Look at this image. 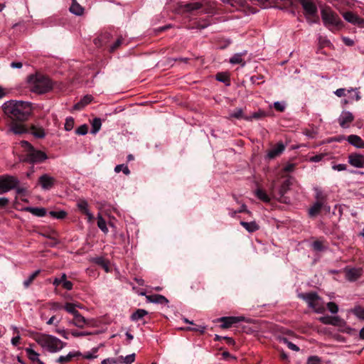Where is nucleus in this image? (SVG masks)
<instances>
[{"label":"nucleus","instance_id":"nucleus-2","mask_svg":"<svg viewBox=\"0 0 364 364\" xmlns=\"http://www.w3.org/2000/svg\"><path fill=\"white\" fill-rule=\"evenodd\" d=\"M33 338L43 349L53 353L60 351L65 346L61 340L49 334L38 333Z\"/></svg>","mask_w":364,"mask_h":364},{"label":"nucleus","instance_id":"nucleus-23","mask_svg":"<svg viewBox=\"0 0 364 364\" xmlns=\"http://www.w3.org/2000/svg\"><path fill=\"white\" fill-rule=\"evenodd\" d=\"M348 141L356 148L362 149L364 141L358 135L351 134L348 136Z\"/></svg>","mask_w":364,"mask_h":364},{"label":"nucleus","instance_id":"nucleus-55","mask_svg":"<svg viewBox=\"0 0 364 364\" xmlns=\"http://www.w3.org/2000/svg\"><path fill=\"white\" fill-rule=\"evenodd\" d=\"M326 156V154H319L309 158V161L317 163L321 161Z\"/></svg>","mask_w":364,"mask_h":364},{"label":"nucleus","instance_id":"nucleus-63","mask_svg":"<svg viewBox=\"0 0 364 364\" xmlns=\"http://www.w3.org/2000/svg\"><path fill=\"white\" fill-rule=\"evenodd\" d=\"M347 166L343 164H339L337 165L333 166V169L338 171H342L346 170Z\"/></svg>","mask_w":364,"mask_h":364},{"label":"nucleus","instance_id":"nucleus-41","mask_svg":"<svg viewBox=\"0 0 364 364\" xmlns=\"http://www.w3.org/2000/svg\"><path fill=\"white\" fill-rule=\"evenodd\" d=\"M210 25V23L207 19H203L201 21H198L195 23L193 26L191 27L192 29H204L209 26Z\"/></svg>","mask_w":364,"mask_h":364},{"label":"nucleus","instance_id":"nucleus-3","mask_svg":"<svg viewBox=\"0 0 364 364\" xmlns=\"http://www.w3.org/2000/svg\"><path fill=\"white\" fill-rule=\"evenodd\" d=\"M31 90L38 94L46 93L52 88L50 80L43 75L31 76Z\"/></svg>","mask_w":364,"mask_h":364},{"label":"nucleus","instance_id":"nucleus-56","mask_svg":"<svg viewBox=\"0 0 364 364\" xmlns=\"http://www.w3.org/2000/svg\"><path fill=\"white\" fill-rule=\"evenodd\" d=\"M327 308L332 314H336L338 311V306L333 302H328Z\"/></svg>","mask_w":364,"mask_h":364},{"label":"nucleus","instance_id":"nucleus-12","mask_svg":"<svg viewBox=\"0 0 364 364\" xmlns=\"http://www.w3.org/2000/svg\"><path fill=\"white\" fill-rule=\"evenodd\" d=\"M343 17L346 21L353 25L364 27V19L351 11L344 12L343 14Z\"/></svg>","mask_w":364,"mask_h":364},{"label":"nucleus","instance_id":"nucleus-15","mask_svg":"<svg viewBox=\"0 0 364 364\" xmlns=\"http://www.w3.org/2000/svg\"><path fill=\"white\" fill-rule=\"evenodd\" d=\"M349 164L356 168H364V156L358 154H352L348 156Z\"/></svg>","mask_w":364,"mask_h":364},{"label":"nucleus","instance_id":"nucleus-39","mask_svg":"<svg viewBox=\"0 0 364 364\" xmlns=\"http://www.w3.org/2000/svg\"><path fill=\"white\" fill-rule=\"evenodd\" d=\"M119 363H124L125 364H132L135 360V353H132L125 356L124 358L120 356L118 358Z\"/></svg>","mask_w":364,"mask_h":364},{"label":"nucleus","instance_id":"nucleus-8","mask_svg":"<svg viewBox=\"0 0 364 364\" xmlns=\"http://www.w3.org/2000/svg\"><path fill=\"white\" fill-rule=\"evenodd\" d=\"M257 2L262 9L278 8L284 9L293 5L291 0H257Z\"/></svg>","mask_w":364,"mask_h":364},{"label":"nucleus","instance_id":"nucleus-27","mask_svg":"<svg viewBox=\"0 0 364 364\" xmlns=\"http://www.w3.org/2000/svg\"><path fill=\"white\" fill-rule=\"evenodd\" d=\"M92 100V97L91 95H85L80 102L74 105L73 108L76 110L82 109L84 107L90 103Z\"/></svg>","mask_w":364,"mask_h":364},{"label":"nucleus","instance_id":"nucleus-58","mask_svg":"<svg viewBox=\"0 0 364 364\" xmlns=\"http://www.w3.org/2000/svg\"><path fill=\"white\" fill-rule=\"evenodd\" d=\"M217 80L222 82H227L229 81L228 76L223 73H218L216 75Z\"/></svg>","mask_w":364,"mask_h":364},{"label":"nucleus","instance_id":"nucleus-57","mask_svg":"<svg viewBox=\"0 0 364 364\" xmlns=\"http://www.w3.org/2000/svg\"><path fill=\"white\" fill-rule=\"evenodd\" d=\"M264 114L262 112H258L253 113L251 116L244 117L247 121H251L252 119H259L263 117Z\"/></svg>","mask_w":364,"mask_h":364},{"label":"nucleus","instance_id":"nucleus-26","mask_svg":"<svg viewBox=\"0 0 364 364\" xmlns=\"http://www.w3.org/2000/svg\"><path fill=\"white\" fill-rule=\"evenodd\" d=\"M181 7L186 12H191L200 9L202 7V4L198 1L190 2L181 6Z\"/></svg>","mask_w":364,"mask_h":364},{"label":"nucleus","instance_id":"nucleus-35","mask_svg":"<svg viewBox=\"0 0 364 364\" xmlns=\"http://www.w3.org/2000/svg\"><path fill=\"white\" fill-rule=\"evenodd\" d=\"M224 4H230L233 7H243L246 4L245 0H221Z\"/></svg>","mask_w":364,"mask_h":364},{"label":"nucleus","instance_id":"nucleus-48","mask_svg":"<svg viewBox=\"0 0 364 364\" xmlns=\"http://www.w3.org/2000/svg\"><path fill=\"white\" fill-rule=\"evenodd\" d=\"M282 341L284 343H285V344L287 345V346L289 349H291V350H294V351H296V352H297V351H299V348L296 345H295L294 343H291V341H289L287 338H283L282 339Z\"/></svg>","mask_w":364,"mask_h":364},{"label":"nucleus","instance_id":"nucleus-24","mask_svg":"<svg viewBox=\"0 0 364 364\" xmlns=\"http://www.w3.org/2000/svg\"><path fill=\"white\" fill-rule=\"evenodd\" d=\"M81 353L79 351L70 352L66 355H60L57 361L61 363H68L73 358L79 357Z\"/></svg>","mask_w":364,"mask_h":364},{"label":"nucleus","instance_id":"nucleus-51","mask_svg":"<svg viewBox=\"0 0 364 364\" xmlns=\"http://www.w3.org/2000/svg\"><path fill=\"white\" fill-rule=\"evenodd\" d=\"M87 126L86 124H82L75 130V134L78 135H85L87 133Z\"/></svg>","mask_w":364,"mask_h":364},{"label":"nucleus","instance_id":"nucleus-16","mask_svg":"<svg viewBox=\"0 0 364 364\" xmlns=\"http://www.w3.org/2000/svg\"><path fill=\"white\" fill-rule=\"evenodd\" d=\"M21 122H17L16 121H12L10 124L9 132H12L16 135L26 133L28 130Z\"/></svg>","mask_w":364,"mask_h":364},{"label":"nucleus","instance_id":"nucleus-29","mask_svg":"<svg viewBox=\"0 0 364 364\" xmlns=\"http://www.w3.org/2000/svg\"><path fill=\"white\" fill-rule=\"evenodd\" d=\"M318 320L324 324H330L336 326L338 323V321H340L339 318L338 316H333L331 317L328 316H321L318 318Z\"/></svg>","mask_w":364,"mask_h":364},{"label":"nucleus","instance_id":"nucleus-7","mask_svg":"<svg viewBox=\"0 0 364 364\" xmlns=\"http://www.w3.org/2000/svg\"><path fill=\"white\" fill-rule=\"evenodd\" d=\"M19 183V180L16 176L11 175L0 176V194H4L14 189L18 186Z\"/></svg>","mask_w":364,"mask_h":364},{"label":"nucleus","instance_id":"nucleus-62","mask_svg":"<svg viewBox=\"0 0 364 364\" xmlns=\"http://www.w3.org/2000/svg\"><path fill=\"white\" fill-rule=\"evenodd\" d=\"M274 107L275 108V109H277V111H279V112H283L285 109V105L284 103L282 102H275L274 103Z\"/></svg>","mask_w":364,"mask_h":364},{"label":"nucleus","instance_id":"nucleus-36","mask_svg":"<svg viewBox=\"0 0 364 364\" xmlns=\"http://www.w3.org/2000/svg\"><path fill=\"white\" fill-rule=\"evenodd\" d=\"M255 194L259 199L264 202L268 203L270 201V196L262 189L256 190Z\"/></svg>","mask_w":364,"mask_h":364},{"label":"nucleus","instance_id":"nucleus-31","mask_svg":"<svg viewBox=\"0 0 364 364\" xmlns=\"http://www.w3.org/2000/svg\"><path fill=\"white\" fill-rule=\"evenodd\" d=\"M315 198L316 201L326 204L327 194L323 193L319 188H314Z\"/></svg>","mask_w":364,"mask_h":364},{"label":"nucleus","instance_id":"nucleus-28","mask_svg":"<svg viewBox=\"0 0 364 364\" xmlns=\"http://www.w3.org/2000/svg\"><path fill=\"white\" fill-rule=\"evenodd\" d=\"M240 225L244 228H245V230L247 231H248L249 232H254L255 231H257V230H259V225L255 222V221H252V222H245V221H241L240 222Z\"/></svg>","mask_w":364,"mask_h":364},{"label":"nucleus","instance_id":"nucleus-13","mask_svg":"<svg viewBox=\"0 0 364 364\" xmlns=\"http://www.w3.org/2000/svg\"><path fill=\"white\" fill-rule=\"evenodd\" d=\"M243 320L244 318L242 316H223L218 319V321L222 323L220 325L222 328H228L234 323H237Z\"/></svg>","mask_w":364,"mask_h":364},{"label":"nucleus","instance_id":"nucleus-5","mask_svg":"<svg viewBox=\"0 0 364 364\" xmlns=\"http://www.w3.org/2000/svg\"><path fill=\"white\" fill-rule=\"evenodd\" d=\"M321 18L325 26L328 27L341 28L343 22L335 12L330 9H324L321 11Z\"/></svg>","mask_w":364,"mask_h":364},{"label":"nucleus","instance_id":"nucleus-50","mask_svg":"<svg viewBox=\"0 0 364 364\" xmlns=\"http://www.w3.org/2000/svg\"><path fill=\"white\" fill-rule=\"evenodd\" d=\"M50 215L53 218H55L58 219H63L66 216L67 214L65 211L60 210V211H50Z\"/></svg>","mask_w":364,"mask_h":364},{"label":"nucleus","instance_id":"nucleus-45","mask_svg":"<svg viewBox=\"0 0 364 364\" xmlns=\"http://www.w3.org/2000/svg\"><path fill=\"white\" fill-rule=\"evenodd\" d=\"M124 41V39L122 38V36L119 37L114 41V43L109 47V51L110 52L115 51L117 49H118L120 47V46L123 43Z\"/></svg>","mask_w":364,"mask_h":364},{"label":"nucleus","instance_id":"nucleus-52","mask_svg":"<svg viewBox=\"0 0 364 364\" xmlns=\"http://www.w3.org/2000/svg\"><path fill=\"white\" fill-rule=\"evenodd\" d=\"M74 127V119L72 117H68L65 120V129L67 131H70Z\"/></svg>","mask_w":364,"mask_h":364},{"label":"nucleus","instance_id":"nucleus-4","mask_svg":"<svg viewBox=\"0 0 364 364\" xmlns=\"http://www.w3.org/2000/svg\"><path fill=\"white\" fill-rule=\"evenodd\" d=\"M298 296L304 300L309 307L313 309L316 313H322L324 311L321 298L315 292L301 293Z\"/></svg>","mask_w":364,"mask_h":364},{"label":"nucleus","instance_id":"nucleus-6","mask_svg":"<svg viewBox=\"0 0 364 364\" xmlns=\"http://www.w3.org/2000/svg\"><path fill=\"white\" fill-rule=\"evenodd\" d=\"M304 16L310 23H316L318 19L317 7L311 0H299Z\"/></svg>","mask_w":364,"mask_h":364},{"label":"nucleus","instance_id":"nucleus-33","mask_svg":"<svg viewBox=\"0 0 364 364\" xmlns=\"http://www.w3.org/2000/svg\"><path fill=\"white\" fill-rule=\"evenodd\" d=\"M99 350V347H95L91 349L90 351L85 352L84 354L81 353L80 356H82L83 358L87 360H92L97 358V352Z\"/></svg>","mask_w":364,"mask_h":364},{"label":"nucleus","instance_id":"nucleus-18","mask_svg":"<svg viewBox=\"0 0 364 364\" xmlns=\"http://www.w3.org/2000/svg\"><path fill=\"white\" fill-rule=\"evenodd\" d=\"M362 270L359 268H351L346 270V278L350 282L357 280L361 276Z\"/></svg>","mask_w":364,"mask_h":364},{"label":"nucleus","instance_id":"nucleus-34","mask_svg":"<svg viewBox=\"0 0 364 364\" xmlns=\"http://www.w3.org/2000/svg\"><path fill=\"white\" fill-rule=\"evenodd\" d=\"M148 314V312L141 309H137L135 312H134L131 316V319L132 321H136L142 318L144 316Z\"/></svg>","mask_w":364,"mask_h":364},{"label":"nucleus","instance_id":"nucleus-61","mask_svg":"<svg viewBox=\"0 0 364 364\" xmlns=\"http://www.w3.org/2000/svg\"><path fill=\"white\" fill-rule=\"evenodd\" d=\"M21 145L23 148H24L26 152H28L30 151L32 149H33L34 147L29 143L27 141H21Z\"/></svg>","mask_w":364,"mask_h":364},{"label":"nucleus","instance_id":"nucleus-49","mask_svg":"<svg viewBox=\"0 0 364 364\" xmlns=\"http://www.w3.org/2000/svg\"><path fill=\"white\" fill-rule=\"evenodd\" d=\"M306 364H321V359L317 355H312L307 358Z\"/></svg>","mask_w":364,"mask_h":364},{"label":"nucleus","instance_id":"nucleus-37","mask_svg":"<svg viewBox=\"0 0 364 364\" xmlns=\"http://www.w3.org/2000/svg\"><path fill=\"white\" fill-rule=\"evenodd\" d=\"M102 126L101 119L100 118H95L92 122V130L91 133L95 134L97 133Z\"/></svg>","mask_w":364,"mask_h":364},{"label":"nucleus","instance_id":"nucleus-60","mask_svg":"<svg viewBox=\"0 0 364 364\" xmlns=\"http://www.w3.org/2000/svg\"><path fill=\"white\" fill-rule=\"evenodd\" d=\"M102 364H119V360L114 358H108L102 361Z\"/></svg>","mask_w":364,"mask_h":364},{"label":"nucleus","instance_id":"nucleus-38","mask_svg":"<svg viewBox=\"0 0 364 364\" xmlns=\"http://www.w3.org/2000/svg\"><path fill=\"white\" fill-rule=\"evenodd\" d=\"M41 272L40 269H38L33 272L26 280L23 282V286L25 288H28L31 283L33 282V280L36 279V277Z\"/></svg>","mask_w":364,"mask_h":364},{"label":"nucleus","instance_id":"nucleus-21","mask_svg":"<svg viewBox=\"0 0 364 364\" xmlns=\"http://www.w3.org/2000/svg\"><path fill=\"white\" fill-rule=\"evenodd\" d=\"M285 149V146L282 143L277 144L274 147H273L271 150L267 153V157L269 159H274L276 156H279L282 154Z\"/></svg>","mask_w":364,"mask_h":364},{"label":"nucleus","instance_id":"nucleus-19","mask_svg":"<svg viewBox=\"0 0 364 364\" xmlns=\"http://www.w3.org/2000/svg\"><path fill=\"white\" fill-rule=\"evenodd\" d=\"M77 206L81 213L85 214L87 216L89 220H92L93 215L90 212L88 209V203L85 200H78L77 202Z\"/></svg>","mask_w":364,"mask_h":364},{"label":"nucleus","instance_id":"nucleus-1","mask_svg":"<svg viewBox=\"0 0 364 364\" xmlns=\"http://www.w3.org/2000/svg\"><path fill=\"white\" fill-rule=\"evenodd\" d=\"M4 114L12 121L23 122L31 115V104L25 101L10 100L2 105Z\"/></svg>","mask_w":364,"mask_h":364},{"label":"nucleus","instance_id":"nucleus-22","mask_svg":"<svg viewBox=\"0 0 364 364\" xmlns=\"http://www.w3.org/2000/svg\"><path fill=\"white\" fill-rule=\"evenodd\" d=\"M146 298L148 301L154 304H167L168 303V300L160 294L149 295L146 296Z\"/></svg>","mask_w":364,"mask_h":364},{"label":"nucleus","instance_id":"nucleus-53","mask_svg":"<svg viewBox=\"0 0 364 364\" xmlns=\"http://www.w3.org/2000/svg\"><path fill=\"white\" fill-rule=\"evenodd\" d=\"M353 313L357 317L364 320V308H355V309L353 310Z\"/></svg>","mask_w":364,"mask_h":364},{"label":"nucleus","instance_id":"nucleus-10","mask_svg":"<svg viewBox=\"0 0 364 364\" xmlns=\"http://www.w3.org/2000/svg\"><path fill=\"white\" fill-rule=\"evenodd\" d=\"M291 182L289 179L285 180L281 185L277 193L274 192L273 188H272L271 196L277 199L279 201L282 203L287 202V198L284 197L285 193L289 189Z\"/></svg>","mask_w":364,"mask_h":364},{"label":"nucleus","instance_id":"nucleus-47","mask_svg":"<svg viewBox=\"0 0 364 364\" xmlns=\"http://www.w3.org/2000/svg\"><path fill=\"white\" fill-rule=\"evenodd\" d=\"M242 53H235L230 59V63L232 64H240L242 63Z\"/></svg>","mask_w":364,"mask_h":364},{"label":"nucleus","instance_id":"nucleus-14","mask_svg":"<svg viewBox=\"0 0 364 364\" xmlns=\"http://www.w3.org/2000/svg\"><path fill=\"white\" fill-rule=\"evenodd\" d=\"M38 182L43 190H50L55 184V179L48 174H43L39 177Z\"/></svg>","mask_w":364,"mask_h":364},{"label":"nucleus","instance_id":"nucleus-54","mask_svg":"<svg viewBox=\"0 0 364 364\" xmlns=\"http://www.w3.org/2000/svg\"><path fill=\"white\" fill-rule=\"evenodd\" d=\"M312 247L314 248V250H316V251H322L324 250L323 242L319 240L314 241L312 243Z\"/></svg>","mask_w":364,"mask_h":364},{"label":"nucleus","instance_id":"nucleus-9","mask_svg":"<svg viewBox=\"0 0 364 364\" xmlns=\"http://www.w3.org/2000/svg\"><path fill=\"white\" fill-rule=\"evenodd\" d=\"M47 159L48 156L45 152L33 148L30 151L26 153L23 161L30 164H40Z\"/></svg>","mask_w":364,"mask_h":364},{"label":"nucleus","instance_id":"nucleus-30","mask_svg":"<svg viewBox=\"0 0 364 364\" xmlns=\"http://www.w3.org/2000/svg\"><path fill=\"white\" fill-rule=\"evenodd\" d=\"M25 210L38 217H43L46 214V210L44 208L28 207Z\"/></svg>","mask_w":364,"mask_h":364},{"label":"nucleus","instance_id":"nucleus-42","mask_svg":"<svg viewBox=\"0 0 364 364\" xmlns=\"http://www.w3.org/2000/svg\"><path fill=\"white\" fill-rule=\"evenodd\" d=\"M97 226L104 233H107L108 232V228H107L106 221L100 215L97 217Z\"/></svg>","mask_w":364,"mask_h":364},{"label":"nucleus","instance_id":"nucleus-40","mask_svg":"<svg viewBox=\"0 0 364 364\" xmlns=\"http://www.w3.org/2000/svg\"><path fill=\"white\" fill-rule=\"evenodd\" d=\"M76 307H80V306L72 303H66L64 309L67 312L74 316L79 312L76 310Z\"/></svg>","mask_w":364,"mask_h":364},{"label":"nucleus","instance_id":"nucleus-64","mask_svg":"<svg viewBox=\"0 0 364 364\" xmlns=\"http://www.w3.org/2000/svg\"><path fill=\"white\" fill-rule=\"evenodd\" d=\"M62 286L64 289L67 290H71L73 289V283L68 280H65L63 282Z\"/></svg>","mask_w":364,"mask_h":364},{"label":"nucleus","instance_id":"nucleus-46","mask_svg":"<svg viewBox=\"0 0 364 364\" xmlns=\"http://www.w3.org/2000/svg\"><path fill=\"white\" fill-rule=\"evenodd\" d=\"M114 171L116 173H119L122 171L125 175H129L130 173V171L127 165L119 164L117 165L114 168Z\"/></svg>","mask_w":364,"mask_h":364},{"label":"nucleus","instance_id":"nucleus-43","mask_svg":"<svg viewBox=\"0 0 364 364\" xmlns=\"http://www.w3.org/2000/svg\"><path fill=\"white\" fill-rule=\"evenodd\" d=\"M244 117H247L243 114V110L242 108H237L230 114L229 118H235V119H244Z\"/></svg>","mask_w":364,"mask_h":364},{"label":"nucleus","instance_id":"nucleus-32","mask_svg":"<svg viewBox=\"0 0 364 364\" xmlns=\"http://www.w3.org/2000/svg\"><path fill=\"white\" fill-rule=\"evenodd\" d=\"M83 8L77 3L76 0H73L72 5L70 7V11L77 16H80L83 13Z\"/></svg>","mask_w":364,"mask_h":364},{"label":"nucleus","instance_id":"nucleus-25","mask_svg":"<svg viewBox=\"0 0 364 364\" xmlns=\"http://www.w3.org/2000/svg\"><path fill=\"white\" fill-rule=\"evenodd\" d=\"M25 351L26 353V355L28 358L33 361V362H38L39 364H44L40 359H39V353L36 352L33 348H25Z\"/></svg>","mask_w":364,"mask_h":364},{"label":"nucleus","instance_id":"nucleus-11","mask_svg":"<svg viewBox=\"0 0 364 364\" xmlns=\"http://www.w3.org/2000/svg\"><path fill=\"white\" fill-rule=\"evenodd\" d=\"M353 120L354 116L348 111H343L338 119L340 126L343 129L348 128Z\"/></svg>","mask_w":364,"mask_h":364},{"label":"nucleus","instance_id":"nucleus-20","mask_svg":"<svg viewBox=\"0 0 364 364\" xmlns=\"http://www.w3.org/2000/svg\"><path fill=\"white\" fill-rule=\"evenodd\" d=\"M69 323L80 328H83L88 323L85 318L82 316L79 312L73 316V321H70Z\"/></svg>","mask_w":364,"mask_h":364},{"label":"nucleus","instance_id":"nucleus-59","mask_svg":"<svg viewBox=\"0 0 364 364\" xmlns=\"http://www.w3.org/2000/svg\"><path fill=\"white\" fill-rule=\"evenodd\" d=\"M71 334L74 337H80V336H85L91 335L92 333L90 332H88V331H71Z\"/></svg>","mask_w":364,"mask_h":364},{"label":"nucleus","instance_id":"nucleus-44","mask_svg":"<svg viewBox=\"0 0 364 364\" xmlns=\"http://www.w3.org/2000/svg\"><path fill=\"white\" fill-rule=\"evenodd\" d=\"M32 134L36 138H43L46 135L44 129L42 127H32Z\"/></svg>","mask_w":364,"mask_h":364},{"label":"nucleus","instance_id":"nucleus-17","mask_svg":"<svg viewBox=\"0 0 364 364\" xmlns=\"http://www.w3.org/2000/svg\"><path fill=\"white\" fill-rule=\"evenodd\" d=\"M321 208L330 210V206L323 203L316 201L314 205L309 208V214L311 217L316 216L321 210Z\"/></svg>","mask_w":364,"mask_h":364}]
</instances>
